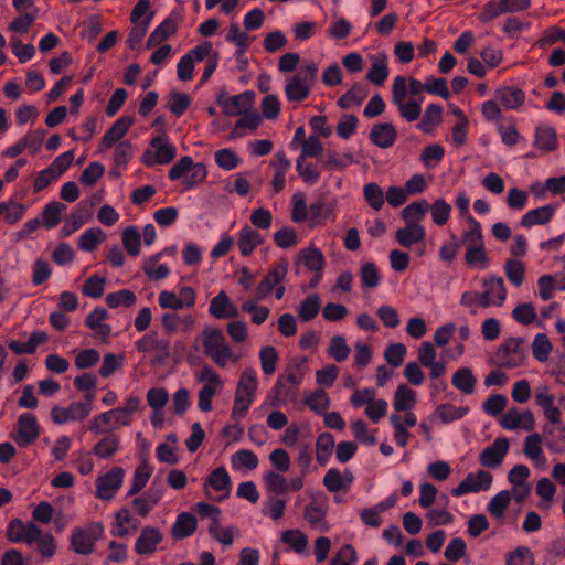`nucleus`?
I'll return each instance as SVG.
<instances>
[{
    "label": "nucleus",
    "instance_id": "nucleus-1",
    "mask_svg": "<svg viewBox=\"0 0 565 565\" xmlns=\"http://www.w3.org/2000/svg\"><path fill=\"white\" fill-rule=\"evenodd\" d=\"M306 360L300 363H294L284 370L281 373L270 394L269 397L273 399L271 405L274 406H282L288 402L296 401L298 396V390L303 380V366Z\"/></svg>",
    "mask_w": 565,
    "mask_h": 565
},
{
    "label": "nucleus",
    "instance_id": "nucleus-2",
    "mask_svg": "<svg viewBox=\"0 0 565 565\" xmlns=\"http://www.w3.org/2000/svg\"><path fill=\"white\" fill-rule=\"evenodd\" d=\"M201 340L204 354L218 367L224 369L228 363L236 364L239 361V355L234 353L222 330L206 326Z\"/></svg>",
    "mask_w": 565,
    "mask_h": 565
},
{
    "label": "nucleus",
    "instance_id": "nucleus-3",
    "mask_svg": "<svg viewBox=\"0 0 565 565\" xmlns=\"http://www.w3.org/2000/svg\"><path fill=\"white\" fill-rule=\"evenodd\" d=\"M318 66L313 62L306 63L298 72L287 79L285 94L289 102L300 103L308 98L317 81Z\"/></svg>",
    "mask_w": 565,
    "mask_h": 565
},
{
    "label": "nucleus",
    "instance_id": "nucleus-4",
    "mask_svg": "<svg viewBox=\"0 0 565 565\" xmlns=\"http://www.w3.org/2000/svg\"><path fill=\"white\" fill-rule=\"evenodd\" d=\"M525 340L521 337L505 339L494 353V362L500 367L514 369L522 365L526 358L523 348Z\"/></svg>",
    "mask_w": 565,
    "mask_h": 565
},
{
    "label": "nucleus",
    "instance_id": "nucleus-5",
    "mask_svg": "<svg viewBox=\"0 0 565 565\" xmlns=\"http://www.w3.org/2000/svg\"><path fill=\"white\" fill-rule=\"evenodd\" d=\"M103 533L104 526L99 522L88 523L84 527H76L71 534V547L76 554L90 555Z\"/></svg>",
    "mask_w": 565,
    "mask_h": 565
},
{
    "label": "nucleus",
    "instance_id": "nucleus-6",
    "mask_svg": "<svg viewBox=\"0 0 565 565\" xmlns=\"http://www.w3.org/2000/svg\"><path fill=\"white\" fill-rule=\"evenodd\" d=\"M407 95V81L404 76H396L392 86V100L397 106L399 115L413 122L417 120L422 113L420 100L412 99L405 102Z\"/></svg>",
    "mask_w": 565,
    "mask_h": 565
},
{
    "label": "nucleus",
    "instance_id": "nucleus-7",
    "mask_svg": "<svg viewBox=\"0 0 565 565\" xmlns=\"http://www.w3.org/2000/svg\"><path fill=\"white\" fill-rule=\"evenodd\" d=\"M151 149L143 152L141 162L147 167L168 164L175 157V147L168 141L167 136H157L150 141Z\"/></svg>",
    "mask_w": 565,
    "mask_h": 565
},
{
    "label": "nucleus",
    "instance_id": "nucleus-8",
    "mask_svg": "<svg viewBox=\"0 0 565 565\" xmlns=\"http://www.w3.org/2000/svg\"><path fill=\"white\" fill-rule=\"evenodd\" d=\"M130 423L120 408H113L93 418L87 429L96 435L118 429L120 426H129Z\"/></svg>",
    "mask_w": 565,
    "mask_h": 565
},
{
    "label": "nucleus",
    "instance_id": "nucleus-9",
    "mask_svg": "<svg viewBox=\"0 0 565 565\" xmlns=\"http://www.w3.org/2000/svg\"><path fill=\"white\" fill-rule=\"evenodd\" d=\"M288 260L281 258L278 263L274 264L265 278L256 287V299L262 300L268 297L274 289L280 285L288 273Z\"/></svg>",
    "mask_w": 565,
    "mask_h": 565
},
{
    "label": "nucleus",
    "instance_id": "nucleus-10",
    "mask_svg": "<svg viewBox=\"0 0 565 565\" xmlns=\"http://www.w3.org/2000/svg\"><path fill=\"white\" fill-rule=\"evenodd\" d=\"M535 404L542 408L544 417L552 424L562 422L561 409L554 405L556 396L551 392L547 384L542 383L534 391Z\"/></svg>",
    "mask_w": 565,
    "mask_h": 565
},
{
    "label": "nucleus",
    "instance_id": "nucleus-11",
    "mask_svg": "<svg viewBox=\"0 0 565 565\" xmlns=\"http://www.w3.org/2000/svg\"><path fill=\"white\" fill-rule=\"evenodd\" d=\"M125 471L120 467H114L107 473L96 479V497L108 501L111 500L120 489Z\"/></svg>",
    "mask_w": 565,
    "mask_h": 565
},
{
    "label": "nucleus",
    "instance_id": "nucleus-12",
    "mask_svg": "<svg viewBox=\"0 0 565 565\" xmlns=\"http://www.w3.org/2000/svg\"><path fill=\"white\" fill-rule=\"evenodd\" d=\"M136 349L141 353L156 352L157 362H163L170 356L171 343L169 339L160 338L158 332L150 331L139 339L136 343Z\"/></svg>",
    "mask_w": 565,
    "mask_h": 565
},
{
    "label": "nucleus",
    "instance_id": "nucleus-13",
    "mask_svg": "<svg viewBox=\"0 0 565 565\" xmlns=\"http://www.w3.org/2000/svg\"><path fill=\"white\" fill-rule=\"evenodd\" d=\"M510 447V441L505 437L497 438L492 445L486 447L479 454V462L482 467L495 469L503 462Z\"/></svg>",
    "mask_w": 565,
    "mask_h": 565
},
{
    "label": "nucleus",
    "instance_id": "nucleus-14",
    "mask_svg": "<svg viewBox=\"0 0 565 565\" xmlns=\"http://www.w3.org/2000/svg\"><path fill=\"white\" fill-rule=\"evenodd\" d=\"M492 479V475L484 470H479L476 473H468L467 477L451 490V494L460 497L470 492L488 490L491 487Z\"/></svg>",
    "mask_w": 565,
    "mask_h": 565
},
{
    "label": "nucleus",
    "instance_id": "nucleus-15",
    "mask_svg": "<svg viewBox=\"0 0 565 565\" xmlns=\"http://www.w3.org/2000/svg\"><path fill=\"white\" fill-rule=\"evenodd\" d=\"M327 513V499L324 497L315 498L305 507L303 518L311 525V527L318 529L321 532H327L330 527L326 521Z\"/></svg>",
    "mask_w": 565,
    "mask_h": 565
},
{
    "label": "nucleus",
    "instance_id": "nucleus-16",
    "mask_svg": "<svg viewBox=\"0 0 565 565\" xmlns=\"http://www.w3.org/2000/svg\"><path fill=\"white\" fill-rule=\"evenodd\" d=\"M92 409L93 407L82 405L81 402H74L66 408L55 405L51 409V418L58 425L70 420H82L90 414Z\"/></svg>",
    "mask_w": 565,
    "mask_h": 565
},
{
    "label": "nucleus",
    "instance_id": "nucleus-17",
    "mask_svg": "<svg viewBox=\"0 0 565 565\" xmlns=\"http://www.w3.org/2000/svg\"><path fill=\"white\" fill-rule=\"evenodd\" d=\"M39 425L33 414L25 413L19 416L15 437L19 446L25 447L34 443L39 437Z\"/></svg>",
    "mask_w": 565,
    "mask_h": 565
},
{
    "label": "nucleus",
    "instance_id": "nucleus-18",
    "mask_svg": "<svg viewBox=\"0 0 565 565\" xmlns=\"http://www.w3.org/2000/svg\"><path fill=\"white\" fill-rule=\"evenodd\" d=\"M501 426L508 430H515L523 428L526 431H531L535 426V418L531 411L520 413L518 408H510L500 420Z\"/></svg>",
    "mask_w": 565,
    "mask_h": 565
},
{
    "label": "nucleus",
    "instance_id": "nucleus-19",
    "mask_svg": "<svg viewBox=\"0 0 565 565\" xmlns=\"http://www.w3.org/2000/svg\"><path fill=\"white\" fill-rule=\"evenodd\" d=\"M134 124L131 116H122L116 120V122L106 131L99 142V150L104 151L111 148L117 141H119L129 130Z\"/></svg>",
    "mask_w": 565,
    "mask_h": 565
},
{
    "label": "nucleus",
    "instance_id": "nucleus-20",
    "mask_svg": "<svg viewBox=\"0 0 565 565\" xmlns=\"http://www.w3.org/2000/svg\"><path fill=\"white\" fill-rule=\"evenodd\" d=\"M397 139V131L391 122L373 125L370 131V140L382 149L391 148Z\"/></svg>",
    "mask_w": 565,
    "mask_h": 565
},
{
    "label": "nucleus",
    "instance_id": "nucleus-21",
    "mask_svg": "<svg viewBox=\"0 0 565 565\" xmlns=\"http://www.w3.org/2000/svg\"><path fill=\"white\" fill-rule=\"evenodd\" d=\"M209 312L216 319L236 318L238 309L230 300L225 291L218 292L210 302Z\"/></svg>",
    "mask_w": 565,
    "mask_h": 565
},
{
    "label": "nucleus",
    "instance_id": "nucleus-22",
    "mask_svg": "<svg viewBox=\"0 0 565 565\" xmlns=\"http://www.w3.org/2000/svg\"><path fill=\"white\" fill-rule=\"evenodd\" d=\"M161 541L162 534L157 527H143L136 541L135 551L139 555L152 554Z\"/></svg>",
    "mask_w": 565,
    "mask_h": 565
},
{
    "label": "nucleus",
    "instance_id": "nucleus-23",
    "mask_svg": "<svg viewBox=\"0 0 565 565\" xmlns=\"http://www.w3.org/2000/svg\"><path fill=\"white\" fill-rule=\"evenodd\" d=\"M353 473L350 470H344L343 473L335 468H331L323 477V484L330 492H339L348 490L353 482Z\"/></svg>",
    "mask_w": 565,
    "mask_h": 565
},
{
    "label": "nucleus",
    "instance_id": "nucleus-24",
    "mask_svg": "<svg viewBox=\"0 0 565 565\" xmlns=\"http://www.w3.org/2000/svg\"><path fill=\"white\" fill-rule=\"evenodd\" d=\"M495 97L507 109H516L525 102V93L515 86H503L495 90Z\"/></svg>",
    "mask_w": 565,
    "mask_h": 565
},
{
    "label": "nucleus",
    "instance_id": "nucleus-25",
    "mask_svg": "<svg viewBox=\"0 0 565 565\" xmlns=\"http://www.w3.org/2000/svg\"><path fill=\"white\" fill-rule=\"evenodd\" d=\"M255 94L253 92H244L242 94L232 96L226 100L220 103L223 110L228 116H236L247 110L254 100Z\"/></svg>",
    "mask_w": 565,
    "mask_h": 565
},
{
    "label": "nucleus",
    "instance_id": "nucleus-26",
    "mask_svg": "<svg viewBox=\"0 0 565 565\" xmlns=\"http://www.w3.org/2000/svg\"><path fill=\"white\" fill-rule=\"evenodd\" d=\"M372 65L367 71L366 78L376 86H382L388 77L387 55L379 53L371 56Z\"/></svg>",
    "mask_w": 565,
    "mask_h": 565
},
{
    "label": "nucleus",
    "instance_id": "nucleus-27",
    "mask_svg": "<svg viewBox=\"0 0 565 565\" xmlns=\"http://www.w3.org/2000/svg\"><path fill=\"white\" fill-rule=\"evenodd\" d=\"M466 221L469 224V228L462 232L461 242L459 243L466 247V250L483 245L481 224L469 214L466 216Z\"/></svg>",
    "mask_w": 565,
    "mask_h": 565
},
{
    "label": "nucleus",
    "instance_id": "nucleus-28",
    "mask_svg": "<svg viewBox=\"0 0 565 565\" xmlns=\"http://www.w3.org/2000/svg\"><path fill=\"white\" fill-rule=\"evenodd\" d=\"M425 236L426 231L420 224H406L405 227L397 230L395 235L399 245L406 248L423 242Z\"/></svg>",
    "mask_w": 565,
    "mask_h": 565
},
{
    "label": "nucleus",
    "instance_id": "nucleus-29",
    "mask_svg": "<svg viewBox=\"0 0 565 565\" xmlns=\"http://www.w3.org/2000/svg\"><path fill=\"white\" fill-rule=\"evenodd\" d=\"M555 210V206L552 204L531 210L522 216L521 225L524 227L545 225L553 217Z\"/></svg>",
    "mask_w": 565,
    "mask_h": 565
},
{
    "label": "nucleus",
    "instance_id": "nucleus-30",
    "mask_svg": "<svg viewBox=\"0 0 565 565\" xmlns=\"http://www.w3.org/2000/svg\"><path fill=\"white\" fill-rule=\"evenodd\" d=\"M263 244L262 235L248 225H245L238 236V248L243 256H249L259 245Z\"/></svg>",
    "mask_w": 565,
    "mask_h": 565
},
{
    "label": "nucleus",
    "instance_id": "nucleus-31",
    "mask_svg": "<svg viewBox=\"0 0 565 565\" xmlns=\"http://www.w3.org/2000/svg\"><path fill=\"white\" fill-rule=\"evenodd\" d=\"M231 478L224 467L215 468L209 476L204 483V490L207 493V488L211 487L216 491H223L224 494L221 498L230 495Z\"/></svg>",
    "mask_w": 565,
    "mask_h": 565
},
{
    "label": "nucleus",
    "instance_id": "nucleus-32",
    "mask_svg": "<svg viewBox=\"0 0 565 565\" xmlns=\"http://www.w3.org/2000/svg\"><path fill=\"white\" fill-rule=\"evenodd\" d=\"M443 107L437 104H430L426 107L417 128L425 132L431 134L435 128L441 122L443 119Z\"/></svg>",
    "mask_w": 565,
    "mask_h": 565
},
{
    "label": "nucleus",
    "instance_id": "nucleus-33",
    "mask_svg": "<svg viewBox=\"0 0 565 565\" xmlns=\"http://www.w3.org/2000/svg\"><path fill=\"white\" fill-rule=\"evenodd\" d=\"M298 260L310 271H323L324 256L317 247L303 248L298 253Z\"/></svg>",
    "mask_w": 565,
    "mask_h": 565
},
{
    "label": "nucleus",
    "instance_id": "nucleus-34",
    "mask_svg": "<svg viewBox=\"0 0 565 565\" xmlns=\"http://www.w3.org/2000/svg\"><path fill=\"white\" fill-rule=\"evenodd\" d=\"M47 341V335L45 332L36 331L32 332L28 342L21 343L19 341L9 342V348L15 354H33L36 348L40 344H43Z\"/></svg>",
    "mask_w": 565,
    "mask_h": 565
},
{
    "label": "nucleus",
    "instance_id": "nucleus-35",
    "mask_svg": "<svg viewBox=\"0 0 565 565\" xmlns=\"http://www.w3.org/2000/svg\"><path fill=\"white\" fill-rule=\"evenodd\" d=\"M482 286L491 299L495 300V306L501 307L507 299V288L502 277H486L482 279Z\"/></svg>",
    "mask_w": 565,
    "mask_h": 565
},
{
    "label": "nucleus",
    "instance_id": "nucleus-36",
    "mask_svg": "<svg viewBox=\"0 0 565 565\" xmlns=\"http://www.w3.org/2000/svg\"><path fill=\"white\" fill-rule=\"evenodd\" d=\"M160 498V491H154L153 489H150L142 495L135 498L131 502V505L140 516L145 518L158 504Z\"/></svg>",
    "mask_w": 565,
    "mask_h": 565
},
{
    "label": "nucleus",
    "instance_id": "nucleus-37",
    "mask_svg": "<svg viewBox=\"0 0 565 565\" xmlns=\"http://www.w3.org/2000/svg\"><path fill=\"white\" fill-rule=\"evenodd\" d=\"M534 146L543 151H553L557 147V137L554 128L542 125L535 130Z\"/></svg>",
    "mask_w": 565,
    "mask_h": 565
},
{
    "label": "nucleus",
    "instance_id": "nucleus-38",
    "mask_svg": "<svg viewBox=\"0 0 565 565\" xmlns=\"http://www.w3.org/2000/svg\"><path fill=\"white\" fill-rule=\"evenodd\" d=\"M257 385L256 371L253 367H246L239 376L235 393L254 398Z\"/></svg>",
    "mask_w": 565,
    "mask_h": 565
},
{
    "label": "nucleus",
    "instance_id": "nucleus-39",
    "mask_svg": "<svg viewBox=\"0 0 565 565\" xmlns=\"http://www.w3.org/2000/svg\"><path fill=\"white\" fill-rule=\"evenodd\" d=\"M416 404V393L411 390L407 385L401 384L397 386L393 406L396 412L409 411Z\"/></svg>",
    "mask_w": 565,
    "mask_h": 565
},
{
    "label": "nucleus",
    "instance_id": "nucleus-40",
    "mask_svg": "<svg viewBox=\"0 0 565 565\" xmlns=\"http://www.w3.org/2000/svg\"><path fill=\"white\" fill-rule=\"evenodd\" d=\"M428 209L429 203L425 199L412 202L402 210V218L406 224H419V222L425 217Z\"/></svg>",
    "mask_w": 565,
    "mask_h": 565
},
{
    "label": "nucleus",
    "instance_id": "nucleus-41",
    "mask_svg": "<svg viewBox=\"0 0 565 565\" xmlns=\"http://www.w3.org/2000/svg\"><path fill=\"white\" fill-rule=\"evenodd\" d=\"M196 524L198 522L194 515L183 512L178 516L172 527V535L175 539H184L190 536L196 530Z\"/></svg>",
    "mask_w": 565,
    "mask_h": 565
},
{
    "label": "nucleus",
    "instance_id": "nucleus-42",
    "mask_svg": "<svg viewBox=\"0 0 565 565\" xmlns=\"http://www.w3.org/2000/svg\"><path fill=\"white\" fill-rule=\"evenodd\" d=\"M120 439L116 435H107L103 439H100L95 446L93 447L92 452L100 458V459H108L111 458L117 450L119 449Z\"/></svg>",
    "mask_w": 565,
    "mask_h": 565
},
{
    "label": "nucleus",
    "instance_id": "nucleus-43",
    "mask_svg": "<svg viewBox=\"0 0 565 565\" xmlns=\"http://www.w3.org/2000/svg\"><path fill=\"white\" fill-rule=\"evenodd\" d=\"M452 385L463 394H471L475 390L477 379L469 367H461L452 375Z\"/></svg>",
    "mask_w": 565,
    "mask_h": 565
},
{
    "label": "nucleus",
    "instance_id": "nucleus-44",
    "mask_svg": "<svg viewBox=\"0 0 565 565\" xmlns=\"http://www.w3.org/2000/svg\"><path fill=\"white\" fill-rule=\"evenodd\" d=\"M334 449V438L330 433H322L318 436L316 443L317 461L324 466Z\"/></svg>",
    "mask_w": 565,
    "mask_h": 565
},
{
    "label": "nucleus",
    "instance_id": "nucleus-45",
    "mask_svg": "<svg viewBox=\"0 0 565 565\" xmlns=\"http://www.w3.org/2000/svg\"><path fill=\"white\" fill-rule=\"evenodd\" d=\"M66 211V205L53 201L46 204L42 211V224L45 228H53L61 222V214Z\"/></svg>",
    "mask_w": 565,
    "mask_h": 565
},
{
    "label": "nucleus",
    "instance_id": "nucleus-46",
    "mask_svg": "<svg viewBox=\"0 0 565 565\" xmlns=\"http://www.w3.org/2000/svg\"><path fill=\"white\" fill-rule=\"evenodd\" d=\"M106 239V234L99 227L86 230L78 238V247L85 252L94 250Z\"/></svg>",
    "mask_w": 565,
    "mask_h": 565
},
{
    "label": "nucleus",
    "instance_id": "nucleus-47",
    "mask_svg": "<svg viewBox=\"0 0 565 565\" xmlns=\"http://www.w3.org/2000/svg\"><path fill=\"white\" fill-rule=\"evenodd\" d=\"M177 31V23L172 19H166L148 38L147 47L160 44Z\"/></svg>",
    "mask_w": 565,
    "mask_h": 565
},
{
    "label": "nucleus",
    "instance_id": "nucleus-48",
    "mask_svg": "<svg viewBox=\"0 0 565 565\" xmlns=\"http://www.w3.org/2000/svg\"><path fill=\"white\" fill-rule=\"evenodd\" d=\"M151 477V468L147 460H143L135 470L132 483L128 490V495H135L140 492Z\"/></svg>",
    "mask_w": 565,
    "mask_h": 565
},
{
    "label": "nucleus",
    "instance_id": "nucleus-49",
    "mask_svg": "<svg viewBox=\"0 0 565 565\" xmlns=\"http://www.w3.org/2000/svg\"><path fill=\"white\" fill-rule=\"evenodd\" d=\"M366 88L356 84L338 99V106L342 109L358 106L366 98Z\"/></svg>",
    "mask_w": 565,
    "mask_h": 565
},
{
    "label": "nucleus",
    "instance_id": "nucleus-50",
    "mask_svg": "<svg viewBox=\"0 0 565 565\" xmlns=\"http://www.w3.org/2000/svg\"><path fill=\"white\" fill-rule=\"evenodd\" d=\"M281 541L298 554L306 552L308 548V537L300 530H287L282 532Z\"/></svg>",
    "mask_w": 565,
    "mask_h": 565
},
{
    "label": "nucleus",
    "instance_id": "nucleus-51",
    "mask_svg": "<svg viewBox=\"0 0 565 565\" xmlns=\"http://www.w3.org/2000/svg\"><path fill=\"white\" fill-rule=\"evenodd\" d=\"M321 308V299L318 294L310 295L299 306L298 316L301 321L312 320Z\"/></svg>",
    "mask_w": 565,
    "mask_h": 565
},
{
    "label": "nucleus",
    "instance_id": "nucleus-52",
    "mask_svg": "<svg viewBox=\"0 0 565 565\" xmlns=\"http://www.w3.org/2000/svg\"><path fill=\"white\" fill-rule=\"evenodd\" d=\"M122 245L130 256L136 257L140 254L141 235L137 227L128 226L122 231Z\"/></svg>",
    "mask_w": 565,
    "mask_h": 565
},
{
    "label": "nucleus",
    "instance_id": "nucleus-53",
    "mask_svg": "<svg viewBox=\"0 0 565 565\" xmlns=\"http://www.w3.org/2000/svg\"><path fill=\"white\" fill-rule=\"evenodd\" d=\"M451 210V205L444 199H437L433 204H429L428 209L431 220L437 226H444L448 222Z\"/></svg>",
    "mask_w": 565,
    "mask_h": 565
},
{
    "label": "nucleus",
    "instance_id": "nucleus-54",
    "mask_svg": "<svg viewBox=\"0 0 565 565\" xmlns=\"http://www.w3.org/2000/svg\"><path fill=\"white\" fill-rule=\"evenodd\" d=\"M511 502V493L503 490L495 494L488 504V512L495 519L501 520Z\"/></svg>",
    "mask_w": 565,
    "mask_h": 565
},
{
    "label": "nucleus",
    "instance_id": "nucleus-55",
    "mask_svg": "<svg viewBox=\"0 0 565 565\" xmlns=\"http://www.w3.org/2000/svg\"><path fill=\"white\" fill-rule=\"evenodd\" d=\"M542 441H543L542 436L540 434L534 433L532 435H529L525 438L523 451H524L525 456L529 457L530 459H532L536 462L544 463L545 457L543 456V451H542V447H541Z\"/></svg>",
    "mask_w": 565,
    "mask_h": 565
},
{
    "label": "nucleus",
    "instance_id": "nucleus-56",
    "mask_svg": "<svg viewBox=\"0 0 565 565\" xmlns=\"http://www.w3.org/2000/svg\"><path fill=\"white\" fill-rule=\"evenodd\" d=\"M504 273L509 281L519 287L524 280L525 266L521 260L511 258L504 264Z\"/></svg>",
    "mask_w": 565,
    "mask_h": 565
},
{
    "label": "nucleus",
    "instance_id": "nucleus-57",
    "mask_svg": "<svg viewBox=\"0 0 565 565\" xmlns=\"http://www.w3.org/2000/svg\"><path fill=\"white\" fill-rule=\"evenodd\" d=\"M242 310L246 313H249L252 322L257 326L264 323L268 319L269 313H270V310L268 307L257 306V299L246 300L242 305Z\"/></svg>",
    "mask_w": 565,
    "mask_h": 565
},
{
    "label": "nucleus",
    "instance_id": "nucleus-58",
    "mask_svg": "<svg viewBox=\"0 0 565 565\" xmlns=\"http://www.w3.org/2000/svg\"><path fill=\"white\" fill-rule=\"evenodd\" d=\"M354 162L352 153H344L341 157L334 150L327 151V159L322 161V167L328 170H343Z\"/></svg>",
    "mask_w": 565,
    "mask_h": 565
},
{
    "label": "nucleus",
    "instance_id": "nucleus-59",
    "mask_svg": "<svg viewBox=\"0 0 565 565\" xmlns=\"http://www.w3.org/2000/svg\"><path fill=\"white\" fill-rule=\"evenodd\" d=\"M106 303L110 308H118L120 306L131 307L136 303L137 297L136 295L128 290L122 289L116 292L108 294L105 299Z\"/></svg>",
    "mask_w": 565,
    "mask_h": 565
},
{
    "label": "nucleus",
    "instance_id": "nucleus-60",
    "mask_svg": "<svg viewBox=\"0 0 565 565\" xmlns=\"http://www.w3.org/2000/svg\"><path fill=\"white\" fill-rule=\"evenodd\" d=\"M305 403L311 411L323 414L329 408L330 398L323 390L319 388L308 394L305 398Z\"/></svg>",
    "mask_w": 565,
    "mask_h": 565
},
{
    "label": "nucleus",
    "instance_id": "nucleus-61",
    "mask_svg": "<svg viewBox=\"0 0 565 565\" xmlns=\"http://www.w3.org/2000/svg\"><path fill=\"white\" fill-rule=\"evenodd\" d=\"M552 351V344L545 333H539L535 335L532 343L533 356L540 361L545 362Z\"/></svg>",
    "mask_w": 565,
    "mask_h": 565
},
{
    "label": "nucleus",
    "instance_id": "nucleus-62",
    "mask_svg": "<svg viewBox=\"0 0 565 565\" xmlns=\"http://www.w3.org/2000/svg\"><path fill=\"white\" fill-rule=\"evenodd\" d=\"M264 482L268 491L280 495L288 491V483L284 476L275 471H268L264 476Z\"/></svg>",
    "mask_w": 565,
    "mask_h": 565
},
{
    "label": "nucleus",
    "instance_id": "nucleus-63",
    "mask_svg": "<svg viewBox=\"0 0 565 565\" xmlns=\"http://www.w3.org/2000/svg\"><path fill=\"white\" fill-rule=\"evenodd\" d=\"M232 465L235 469H255L258 466L257 456L248 449H242L232 456Z\"/></svg>",
    "mask_w": 565,
    "mask_h": 565
},
{
    "label": "nucleus",
    "instance_id": "nucleus-64",
    "mask_svg": "<svg viewBox=\"0 0 565 565\" xmlns=\"http://www.w3.org/2000/svg\"><path fill=\"white\" fill-rule=\"evenodd\" d=\"M505 565H534V555L526 546H519L508 555Z\"/></svg>",
    "mask_w": 565,
    "mask_h": 565
}]
</instances>
